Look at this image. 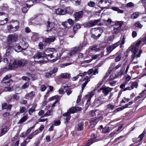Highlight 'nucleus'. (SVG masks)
Instances as JSON below:
<instances>
[{"mask_svg":"<svg viewBox=\"0 0 146 146\" xmlns=\"http://www.w3.org/2000/svg\"><path fill=\"white\" fill-rule=\"evenodd\" d=\"M146 91V90H144L141 93H140L139 94V96H138L137 97L135 98V99L136 100H138L141 97H142V94H143Z\"/></svg>","mask_w":146,"mask_h":146,"instance_id":"49530a36","label":"nucleus"},{"mask_svg":"<svg viewBox=\"0 0 146 146\" xmlns=\"http://www.w3.org/2000/svg\"><path fill=\"white\" fill-rule=\"evenodd\" d=\"M112 88L109 87L106 88L102 87L100 88L101 90H102V92L105 96H106L108 93L111 91Z\"/></svg>","mask_w":146,"mask_h":146,"instance_id":"aec40b11","label":"nucleus"},{"mask_svg":"<svg viewBox=\"0 0 146 146\" xmlns=\"http://www.w3.org/2000/svg\"><path fill=\"white\" fill-rule=\"evenodd\" d=\"M125 38H124V36H123L121 40V42H120V41H119L118 42L115 43L114 44H112V45L113 46L115 49L118 46H119L121 44H121H123L125 43Z\"/></svg>","mask_w":146,"mask_h":146,"instance_id":"b1692460","label":"nucleus"},{"mask_svg":"<svg viewBox=\"0 0 146 146\" xmlns=\"http://www.w3.org/2000/svg\"><path fill=\"white\" fill-rule=\"evenodd\" d=\"M19 44L23 50H25L28 46V44L23 40H22L19 43Z\"/></svg>","mask_w":146,"mask_h":146,"instance_id":"412c9836","label":"nucleus"},{"mask_svg":"<svg viewBox=\"0 0 146 146\" xmlns=\"http://www.w3.org/2000/svg\"><path fill=\"white\" fill-rule=\"evenodd\" d=\"M13 83L12 80H10L8 81H3L2 86H3L4 91L7 92L11 91L12 88L10 87Z\"/></svg>","mask_w":146,"mask_h":146,"instance_id":"423d86ee","label":"nucleus"},{"mask_svg":"<svg viewBox=\"0 0 146 146\" xmlns=\"http://www.w3.org/2000/svg\"><path fill=\"white\" fill-rule=\"evenodd\" d=\"M54 26V24L53 23L48 22L46 25L47 30L46 31H51L52 29Z\"/></svg>","mask_w":146,"mask_h":146,"instance_id":"4be33fe9","label":"nucleus"},{"mask_svg":"<svg viewBox=\"0 0 146 146\" xmlns=\"http://www.w3.org/2000/svg\"><path fill=\"white\" fill-rule=\"evenodd\" d=\"M29 86V84L28 82L25 83L21 87V89H24L28 88Z\"/></svg>","mask_w":146,"mask_h":146,"instance_id":"c03bdc74","label":"nucleus"},{"mask_svg":"<svg viewBox=\"0 0 146 146\" xmlns=\"http://www.w3.org/2000/svg\"><path fill=\"white\" fill-rule=\"evenodd\" d=\"M11 75L10 74L7 75L3 79V81H6V80L9 79L11 78Z\"/></svg>","mask_w":146,"mask_h":146,"instance_id":"09e8293b","label":"nucleus"},{"mask_svg":"<svg viewBox=\"0 0 146 146\" xmlns=\"http://www.w3.org/2000/svg\"><path fill=\"white\" fill-rule=\"evenodd\" d=\"M43 44L42 42H40L38 43V47L40 49L42 50L43 49Z\"/></svg>","mask_w":146,"mask_h":146,"instance_id":"774afa93","label":"nucleus"},{"mask_svg":"<svg viewBox=\"0 0 146 146\" xmlns=\"http://www.w3.org/2000/svg\"><path fill=\"white\" fill-rule=\"evenodd\" d=\"M8 16L3 12L0 13V25H4L6 24L9 21Z\"/></svg>","mask_w":146,"mask_h":146,"instance_id":"1a4fd4ad","label":"nucleus"},{"mask_svg":"<svg viewBox=\"0 0 146 146\" xmlns=\"http://www.w3.org/2000/svg\"><path fill=\"white\" fill-rule=\"evenodd\" d=\"M82 108L79 107H73L70 108L67 111V112L64 113L63 114L64 117H66L65 118V124H67L69 122L71 116L70 115V113H74L76 112L77 110H80Z\"/></svg>","mask_w":146,"mask_h":146,"instance_id":"20e7f679","label":"nucleus"},{"mask_svg":"<svg viewBox=\"0 0 146 146\" xmlns=\"http://www.w3.org/2000/svg\"><path fill=\"white\" fill-rule=\"evenodd\" d=\"M7 103H3L2 104V108L3 110L6 109L7 108Z\"/></svg>","mask_w":146,"mask_h":146,"instance_id":"338daca9","label":"nucleus"},{"mask_svg":"<svg viewBox=\"0 0 146 146\" xmlns=\"http://www.w3.org/2000/svg\"><path fill=\"white\" fill-rule=\"evenodd\" d=\"M90 76H86L83 79L84 81H85V82H87V83H88V82L90 81Z\"/></svg>","mask_w":146,"mask_h":146,"instance_id":"e2e57ef3","label":"nucleus"},{"mask_svg":"<svg viewBox=\"0 0 146 146\" xmlns=\"http://www.w3.org/2000/svg\"><path fill=\"white\" fill-rule=\"evenodd\" d=\"M39 36L38 33H35L32 36V39L35 41H37L39 39Z\"/></svg>","mask_w":146,"mask_h":146,"instance_id":"4c0bfd02","label":"nucleus"},{"mask_svg":"<svg viewBox=\"0 0 146 146\" xmlns=\"http://www.w3.org/2000/svg\"><path fill=\"white\" fill-rule=\"evenodd\" d=\"M87 5L90 7H93L94 6L95 3L93 1H90L88 3Z\"/></svg>","mask_w":146,"mask_h":146,"instance_id":"864d4df0","label":"nucleus"},{"mask_svg":"<svg viewBox=\"0 0 146 146\" xmlns=\"http://www.w3.org/2000/svg\"><path fill=\"white\" fill-rule=\"evenodd\" d=\"M103 32V31L100 28H99L97 30V32L99 33L98 36H96L94 34H92L91 35V37L94 39H98L101 36V34Z\"/></svg>","mask_w":146,"mask_h":146,"instance_id":"f3484780","label":"nucleus"},{"mask_svg":"<svg viewBox=\"0 0 146 146\" xmlns=\"http://www.w3.org/2000/svg\"><path fill=\"white\" fill-rule=\"evenodd\" d=\"M17 39V35H9L7 38V41L9 44L15 42Z\"/></svg>","mask_w":146,"mask_h":146,"instance_id":"9b49d317","label":"nucleus"},{"mask_svg":"<svg viewBox=\"0 0 146 146\" xmlns=\"http://www.w3.org/2000/svg\"><path fill=\"white\" fill-rule=\"evenodd\" d=\"M99 7L102 9L106 7L110 4L108 0H101L98 3Z\"/></svg>","mask_w":146,"mask_h":146,"instance_id":"f8f14e48","label":"nucleus"},{"mask_svg":"<svg viewBox=\"0 0 146 146\" xmlns=\"http://www.w3.org/2000/svg\"><path fill=\"white\" fill-rule=\"evenodd\" d=\"M122 58V56L121 55H118L116 57L115 59V61L116 62H117L120 61Z\"/></svg>","mask_w":146,"mask_h":146,"instance_id":"3c124183","label":"nucleus"},{"mask_svg":"<svg viewBox=\"0 0 146 146\" xmlns=\"http://www.w3.org/2000/svg\"><path fill=\"white\" fill-rule=\"evenodd\" d=\"M27 63V61L24 59L12 60L10 62L9 66L8 67L6 66V69L7 70L15 69L21 66H24Z\"/></svg>","mask_w":146,"mask_h":146,"instance_id":"f03ea898","label":"nucleus"},{"mask_svg":"<svg viewBox=\"0 0 146 146\" xmlns=\"http://www.w3.org/2000/svg\"><path fill=\"white\" fill-rule=\"evenodd\" d=\"M101 117H95L94 118L91 119L90 121V127H93L98 123L99 121V119Z\"/></svg>","mask_w":146,"mask_h":146,"instance_id":"dca6fc26","label":"nucleus"},{"mask_svg":"<svg viewBox=\"0 0 146 146\" xmlns=\"http://www.w3.org/2000/svg\"><path fill=\"white\" fill-rule=\"evenodd\" d=\"M14 48L15 51L18 52L22 51H23V50L22 48L21 47V46L19 44H17L15 46Z\"/></svg>","mask_w":146,"mask_h":146,"instance_id":"bb28decb","label":"nucleus"},{"mask_svg":"<svg viewBox=\"0 0 146 146\" xmlns=\"http://www.w3.org/2000/svg\"><path fill=\"white\" fill-rule=\"evenodd\" d=\"M33 58L35 61L40 64H44L47 62L46 58L44 56V52H37L33 56Z\"/></svg>","mask_w":146,"mask_h":146,"instance_id":"7ed1b4c3","label":"nucleus"},{"mask_svg":"<svg viewBox=\"0 0 146 146\" xmlns=\"http://www.w3.org/2000/svg\"><path fill=\"white\" fill-rule=\"evenodd\" d=\"M86 43L83 42L82 44H80L79 46L78 47H75L73 48L69 52V54L70 56L74 55L76 52L81 51L84 46H85Z\"/></svg>","mask_w":146,"mask_h":146,"instance_id":"6e6552de","label":"nucleus"},{"mask_svg":"<svg viewBox=\"0 0 146 146\" xmlns=\"http://www.w3.org/2000/svg\"><path fill=\"white\" fill-rule=\"evenodd\" d=\"M9 59L10 60L11 62V61L12 60L11 59H9L7 57V58L6 57V58H4L3 59V61L4 62L7 63L9 61H8ZM12 60L13 59H12Z\"/></svg>","mask_w":146,"mask_h":146,"instance_id":"69168bd1","label":"nucleus"},{"mask_svg":"<svg viewBox=\"0 0 146 146\" xmlns=\"http://www.w3.org/2000/svg\"><path fill=\"white\" fill-rule=\"evenodd\" d=\"M54 76V75H53V74L51 73V72H50L49 73H46L45 75L46 77L47 78H49Z\"/></svg>","mask_w":146,"mask_h":146,"instance_id":"603ef678","label":"nucleus"},{"mask_svg":"<svg viewBox=\"0 0 146 146\" xmlns=\"http://www.w3.org/2000/svg\"><path fill=\"white\" fill-rule=\"evenodd\" d=\"M139 12H135L132 14L131 18L132 19H136L139 16Z\"/></svg>","mask_w":146,"mask_h":146,"instance_id":"c9c22d12","label":"nucleus"},{"mask_svg":"<svg viewBox=\"0 0 146 146\" xmlns=\"http://www.w3.org/2000/svg\"><path fill=\"white\" fill-rule=\"evenodd\" d=\"M1 8L3 10H7L8 8L7 5L5 4H3L1 6Z\"/></svg>","mask_w":146,"mask_h":146,"instance_id":"0e129e2a","label":"nucleus"},{"mask_svg":"<svg viewBox=\"0 0 146 146\" xmlns=\"http://www.w3.org/2000/svg\"><path fill=\"white\" fill-rule=\"evenodd\" d=\"M80 24H76L74 26L73 30L76 32L78 29L80 28Z\"/></svg>","mask_w":146,"mask_h":146,"instance_id":"ea45409f","label":"nucleus"},{"mask_svg":"<svg viewBox=\"0 0 146 146\" xmlns=\"http://www.w3.org/2000/svg\"><path fill=\"white\" fill-rule=\"evenodd\" d=\"M34 1H35V3H38V0H28L27 1V3L26 4V6H28L30 7H31L33 5V3H34Z\"/></svg>","mask_w":146,"mask_h":146,"instance_id":"393cba45","label":"nucleus"},{"mask_svg":"<svg viewBox=\"0 0 146 146\" xmlns=\"http://www.w3.org/2000/svg\"><path fill=\"white\" fill-rule=\"evenodd\" d=\"M56 13L58 15H64L66 13V10L58 9L56 11Z\"/></svg>","mask_w":146,"mask_h":146,"instance_id":"5701e85b","label":"nucleus"},{"mask_svg":"<svg viewBox=\"0 0 146 146\" xmlns=\"http://www.w3.org/2000/svg\"><path fill=\"white\" fill-rule=\"evenodd\" d=\"M7 131V129L4 128L1 131V135H0V137L4 134Z\"/></svg>","mask_w":146,"mask_h":146,"instance_id":"052dcab7","label":"nucleus"},{"mask_svg":"<svg viewBox=\"0 0 146 146\" xmlns=\"http://www.w3.org/2000/svg\"><path fill=\"white\" fill-rule=\"evenodd\" d=\"M110 131V127L108 126H106L102 129V132L103 133H109Z\"/></svg>","mask_w":146,"mask_h":146,"instance_id":"e433bc0d","label":"nucleus"},{"mask_svg":"<svg viewBox=\"0 0 146 146\" xmlns=\"http://www.w3.org/2000/svg\"><path fill=\"white\" fill-rule=\"evenodd\" d=\"M19 23L17 21H15L13 23L12 25L10 26V28L12 31H17L19 27Z\"/></svg>","mask_w":146,"mask_h":146,"instance_id":"2eb2a0df","label":"nucleus"},{"mask_svg":"<svg viewBox=\"0 0 146 146\" xmlns=\"http://www.w3.org/2000/svg\"><path fill=\"white\" fill-rule=\"evenodd\" d=\"M26 110V108L24 107H21L20 108V113H22L24 112Z\"/></svg>","mask_w":146,"mask_h":146,"instance_id":"13d9d810","label":"nucleus"},{"mask_svg":"<svg viewBox=\"0 0 146 146\" xmlns=\"http://www.w3.org/2000/svg\"><path fill=\"white\" fill-rule=\"evenodd\" d=\"M83 14V11H82L77 12L74 14V18L75 20H78L82 18Z\"/></svg>","mask_w":146,"mask_h":146,"instance_id":"a211bd4d","label":"nucleus"},{"mask_svg":"<svg viewBox=\"0 0 146 146\" xmlns=\"http://www.w3.org/2000/svg\"><path fill=\"white\" fill-rule=\"evenodd\" d=\"M96 142V141L94 139L90 138L88 140L85 145V146H89L93 143Z\"/></svg>","mask_w":146,"mask_h":146,"instance_id":"c756f323","label":"nucleus"},{"mask_svg":"<svg viewBox=\"0 0 146 146\" xmlns=\"http://www.w3.org/2000/svg\"><path fill=\"white\" fill-rule=\"evenodd\" d=\"M115 106L113 105L112 104H110L107 106V108L110 109L111 110L115 108Z\"/></svg>","mask_w":146,"mask_h":146,"instance_id":"de8ad7c7","label":"nucleus"},{"mask_svg":"<svg viewBox=\"0 0 146 146\" xmlns=\"http://www.w3.org/2000/svg\"><path fill=\"white\" fill-rule=\"evenodd\" d=\"M28 119L27 117L24 116H23L18 122L17 124H21L25 122Z\"/></svg>","mask_w":146,"mask_h":146,"instance_id":"473e14b6","label":"nucleus"},{"mask_svg":"<svg viewBox=\"0 0 146 146\" xmlns=\"http://www.w3.org/2000/svg\"><path fill=\"white\" fill-rule=\"evenodd\" d=\"M114 38V36L113 35H111L109 36L105 40V42L108 43L110 44L111 43Z\"/></svg>","mask_w":146,"mask_h":146,"instance_id":"a878e982","label":"nucleus"},{"mask_svg":"<svg viewBox=\"0 0 146 146\" xmlns=\"http://www.w3.org/2000/svg\"><path fill=\"white\" fill-rule=\"evenodd\" d=\"M94 91H91L88 93V94L86 96V100H87V104H89L91 98L94 96Z\"/></svg>","mask_w":146,"mask_h":146,"instance_id":"6ab92c4d","label":"nucleus"},{"mask_svg":"<svg viewBox=\"0 0 146 146\" xmlns=\"http://www.w3.org/2000/svg\"><path fill=\"white\" fill-rule=\"evenodd\" d=\"M35 127V126H32L30 128H29L28 129L26 132V133H25V134H23V135L22 136V137H25V136L27 134L29 133L32 129L34 128Z\"/></svg>","mask_w":146,"mask_h":146,"instance_id":"a19ab883","label":"nucleus"},{"mask_svg":"<svg viewBox=\"0 0 146 146\" xmlns=\"http://www.w3.org/2000/svg\"><path fill=\"white\" fill-rule=\"evenodd\" d=\"M134 25L136 27L139 28H141L143 27V25H141L139 21H137L134 24Z\"/></svg>","mask_w":146,"mask_h":146,"instance_id":"79ce46f5","label":"nucleus"},{"mask_svg":"<svg viewBox=\"0 0 146 146\" xmlns=\"http://www.w3.org/2000/svg\"><path fill=\"white\" fill-rule=\"evenodd\" d=\"M70 84H69V83L68 82H66L63 84L62 87H63L64 88L67 87H70Z\"/></svg>","mask_w":146,"mask_h":146,"instance_id":"5fc2aeb1","label":"nucleus"},{"mask_svg":"<svg viewBox=\"0 0 146 146\" xmlns=\"http://www.w3.org/2000/svg\"><path fill=\"white\" fill-rule=\"evenodd\" d=\"M67 21L71 26L73 25L74 24V21L71 19H68Z\"/></svg>","mask_w":146,"mask_h":146,"instance_id":"6e6d98bb","label":"nucleus"},{"mask_svg":"<svg viewBox=\"0 0 146 146\" xmlns=\"http://www.w3.org/2000/svg\"><path fill=\"white\" fill-rule=\"evenodd\" d=\"M104 54L103 52H101L100 54L93 55L92 56V58L93 59H96L98 58H101L104 56Z\"/></svg>","mask_w":146,"mask_h":146,"instance_id":"cd10ccee","label":"nucleus"},{"mask_svg":"<svg viewBox=\"0 0 146 146\" xmlns=\"http://www.w3.org/2000/svg\"><path fill=\"white\" fill-rule=\"evenodd\" d=\"M57 54L55 50V49L53 48H48L44 52V56L45 58H46V60H49L51 58H54L56 56Z\"/></svg>","mask_w":146,"mask_h":146,"instance_id":"39448f33","label":"nucleus"},{"mask_svg":"<svg viewBox=\"0 0 146 146\" xmlns=\"http://www.w3.org/2000/svg\"><path fill=\"white\" fill-rule=\"evenodd\" d=\"M71 63H67L66 64H63L60 65V66L61 68H64L65 66L70 65L71 64Z\"/></svg>","mask_w":146,"mask_h":146,"instance_id":"680f3d73","label":"nucleus"},{"mask_svg":"<svg viewBox=\"0 0 146 146\" xmlns=\"http://www.w3.org/2000/svg\"><path fill=\"white\" fill-rule=\"evenodd\" d=\"M100 21V19L90 21L84 23V25L86 28H90L96 25H101Z\"/></svg>","mask_w":146,"mask_h":146,"instance_id":"0eeeda50","label":"nucleus"},{"mask_svg":"<svg viewBox=\"0 0 146 146\" xmlns=\"http://www.w3.org/2000/svg\"><path fill=\"white\" fill-rule=\"evenodd\" d=\"M66 13H68L70 15L72 14L73 12V10L70 9L69 8H67L66 9Z\"/></svg>","mask_w":146,"mask_h":146,"instance_id":"4d7b16f0","label":"nucleus"},{"mask_svg":"<svg viewBox=\"0 0 146 146\" xmlns=\"http://www.w3.org/2000/svg\"><path fill=\"white\" fill-rule=\"evenodd\" d=\"M55 39V37L54 36H50L48 38H46L43 40V42L44 45L46 46L49 45L50 43L54 42Z\"/></svg>","mask_w":146,"mask_h":146,"instance_id":"4468645a","label":"nucleus"},{"mask_svg":"<svg viewBox=\"0 0 146 146\" xmlns=\"http://www.w3.org/2000/svg\"><path fill=\"white\" fill-rule=\"evenodd\" d=\"M76 32L73 31H69L68 33V35L69 37L73 38L74 34H75Z\"/></svg>","mask_w":146,"mask_h":146,"instance_id":"37998d69","label":"nucleus"},{"mask_svg":"<svg viewBox=\"0 0 146 146\" xmlns=\"http://www.w3.org/2000/svg\"><path fill=\"white\" fill-rule=\"evenodd\" d=\"M35 95V92L34 91H32L30 93L27 94L25 96V98L27 99H29V98L33 97Z\"/></svg>","mask_w":146,"mask_h":146,"instance_id":"2f4dec72","label":"nucleus"},{"mask_svg":"<svg viewBox=\"0 0 146 146\" xmlns=\"http://www.w3.org/2000/svg\"><path fill=\"white\" fill-rule=\"evenodd\" d=\"M125 67H122V68L120 70L118 74L120 76H121L122 75H123L124 72L125 70Z\"/></svg>","mask_w":146,"mask_h":146,"instance_id":"8fccbe9b","label":"nucleus"},{"mask_svg":"<svg viewBox=\"0 0 146 146\" xmlns=\"http://www.w3.org/2000/svg\"><path fill=\"white\" fill-rule=\"evenodd\" d=\"M84 123L83 122H80L78 124V127L77 128V130L78 131H81L83 129Z\"/></svg>","mask_w":146,"mask_h":146,"instance_id":"72a5a7b5","label":"nucleus"},{"mask_svg":"<svg viewBox=\"0 0 146 146\" xmlns=\"http://www.w3.org/2000/svg\"><path fill=\"white\" fill-rule=\"evenodd\" d=\"M138 86L137 83V82H134L132 84L131 86L132 88H133V89L134 88H137Z\"/></svg>","mask_w":146,"mask_h":146,"instance_id":"bf43d9fd","label":"nucleus"},{"mask_svg":"<svg viewBox=\"0 0 146 146\" xmlns=\"http://www.w3.org/2000/svg\"><path fill=\"white\" fill-rule=\"evenodd\" d=\"M112 9L115 11H117L118 13H124L123 10L120 9L118 7H113Z\"/></svg>","mask_w":146,"mask_h":146,"instance_id":"f704fd0d","label":"nucleus"},{"mask_svg":"<svg viewBox=\"0 0 146 146\" xmlns=\"http://www.w3.org/2000/svg\"><path fill=\"white\" fill-rule=\"evenodd\" d=\"M70 74L67 73L62 74L60 75L61 77L65 79H68L70 78Z\"/></svg>","mask_w":146,"mask_h":146,"instance_id":"7c9ffc66","label":"nucleus"},{"mask_svg":"<svg viewBox=\"0 0 146 146\" xmlns=\"http://www.w3.org/2000/svg\"><path fill=\"white\" fill-rule=\"evenodd\" d=\"M98 100L102 104H103L108 102L107 100L105 99L104 96L102 95L99 97L98 98Z\"/></svg>","mask_w":146,"mask_h":146,"instance_id":"c85d7f7f","label":"nucleus"},{"mask_svg":"<svg viewBox=\"0 0 146 146\" xmlns=\"http://www.w3.org/2000/svg\"><path fill=\"white\" fill-rule=\"evenodd\" d=\"M141 41L139 40L136 44L133 45H131L129 49H130L133 54L131 55L132 61H133L135 58L139 57L141 54L142 53L141 50H139L138 49V46L141 43Z\"/></svg>","mask_w":146,"mask_h":146,"instance_id":"f257e3e1","label":"nucleus"},{"mask_svg":"<svg viewBox=\"0 0 146 146\" xmlns=\"http://www.w3.org/2000/svg\"><path fill=\"white\" fill-rule=\"evenodd\" d=\"M106 49L108 52V53H110L114 49V48L113 46L111 45L107 47Z\"/></svg>","mask_w":146,"mask_h":146,"instance_id":"58836bf2","label":"nucleus"},{"mask_svg":"<svg viewBox=\"0 0 146 146\" xmlns=\"http://www.w3.org/2000/svg\"><path fill=\"white\" fill-rule=\"evenodd\" d=\"M7 50L5 56L7 57L9 59L12 58L11 55L14 50V47L10 45H8L6 47Z\"/></svg>","mask_w":146,"mask_h":146,"instance_id":"9d476101","label":"nucleus"},{"mask_svg":"<svg viewBox=\"0 0 146 146\" xmlns=\"http://www.w3.org/2000/svg\"><path fill=\"white\" fill-rule=\"evenodd\" d=\"M30 7L28 6H26V5L23 7V8L22 9V11L23 13H26L29 8Z\"/></svg>","mask_w":146,"mask_h":146,"instance_id":"a18cd8bd","label":"nucleus"},{"mask_svg":"<svg viewBox=\"0 0 146 146\" xmlns=\"http://www.w3.org/2000/svg\"><path fill=\"white\" fill-rule=\"evenodd\" d=\"M123 24V22L122 21H118L116 24V26L119 25L117 27H114L113 30V32L115 34H117L119 33L121 31V29L122 26V25Z\"/></svg>","mask_w":146,"mask_h":146,"instance_id":"ddd939ff","label":"nucleus"}]
</instances>
